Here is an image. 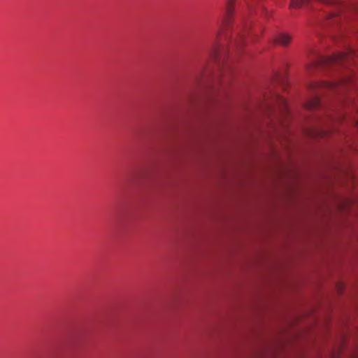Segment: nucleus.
<instances>
[{
  "mask_svg": "<svg viewBox=\"0 0 358 358\" xmlns=\"http://www.w3.org/2000/svg\"><path fill=\"white\" fill-rule=\"evenodd\" d=\"M236 0H227L226 6V13L223 20V26L229 27L233 21V17L235 13V5Z\"/></svg>",
  "mask_w": 358,
  "mask_h": 358,
  "instance_id": "nucleus-2",
  "label": "nucleus"
},
{
  "mask_svg": "<svg viewBox=\"0 0 358 358\" xmlns=\"http://www.w3.org/2000/svg\"><path fill=\"white\" fill-rule=\"evenodd\" d=\"M244 44V34H240L238 38L235 41L236 48H241Z\"/></svg>",
  "mask_w": 358,
  "mask_h": 358,
  "instance_id": "nucleus-6",
  "label": "nucleus"
},
{
  "mask_svg": "<svg viewBox=\"0 0 358 358\" xmlns=\"http://www.w3.org/2000/svg\"><path fill=\"white\" fill-rule=\"evenodd\" d=\"M353 55L354 51L352 49H350L345 52L335 54L331 57L313 62L307 66V68L308 70H310L311 69L322 64L343 63L351 59Z\"/></svg>",
  "mask_w": 358,
  "mask_h": 358,
  "instance_id": "nucleus-1",
  "label": "nucleus"
},
{
  "mask_svg": "<svg viewBox=\"0 0 358 358\" xmlns=\"http://www.w3.org/2000/svg\"><path fill=\"white\" fill-rule=\"evenodd\" d=\"M357 124H358V122H357Z\"/></svg>",
  "mask_w": 358,
  "mask_h": 358,
  "instance_id": "nucleus-10",
  "label": "nucleus"
},
{
  "mask_svg": "<svg viewBox=\"0 0 358 358\" xmlns=\"http://www.w3.org/2000/svg\"><path fill=\"white\" fill-rule=\"evenodd\" d=\"M337 84L332 82H314L310 85L311 89H316L320 87L327 88H336Z\"/></svg>",
  "mask_w": 358,
  "mask_h": 358,
  "instance_id": "nucleus-4",
  "label": "nucleus"
},
{
  "mask_svg": "<svg viewBox=\"0 0 358 358\" xmlns=\"http://www.w3.org/2000/svg\"><path fill=\"white\" fill-rule=\"evenodd\" d=\"M336 14H333L329 16V17H332L333 16L336 15Z\"/></svg>",
  "mask_w": 358,
  "mask_h": 358,
  "instance_id": "nucleus-9",
  "label": "nucleus"
},
{
  "mask_svg": "<svg viewBox=\"0 0 358 358\" xmlns=\"http://www.w3.org/2000/svg\"><path fill=\"white\" fill-rule=\"evenodd\" d=\"M248 29H249V27H248V24H246V25H245V27H244V29H245V31H248Z\"/></svg>",
  "mask_w": 358,
  "mask_h": 358,
  "instance_id": "nucleus-8",
  "label": "nucleus"
},
{
  "mask_svg": "<svg viewBox=\"0 0 358 358\" xmlns=\"http://www.w3.org/2000/svg\"><path fill=\"white\" fill-rule=\"evenodd\" d=\"M320 106V99L318 97H313L306 102L305 107L308 110H313Z\"/></svg>",
  "mask_w": 358,
  "mask_h": 358,
  "instance_id": "nucleus-5",
  "label": "nucleus"
},
{
  "mask_svg": "<svg viewBox=\"0 0 358 358\" xmlns=\"http://www.w3.org/2000/svg\"><path fill=\"white\" fill-rule=\"evenodd\" d=\"M278 102L279 105L281 106V110H283L284 112H287L288 110L287 101L283 97H280Z\"/></svg>",
  "mask_w": 358,
  "mask_h": 358,
  "instance_id": "nucleus-7",
  "label": "nucleus"
},
{
  "mask_svg": "<svg viewBox=\"0 0 358 358\" xmlns=\"http://www.w3.org/2000/svg\"><path fill=\"white\" fill-rule=\"evenodd\" d=\"M292 41V36L287 33L282 32L275 35L274 43L282 46H287Z\"/></svg>",
  "mask_w": 358,
  "mask_h": 358,
  "instance_id": "nucleus-3",
  "label": "nucleus"
}]
</instances>
